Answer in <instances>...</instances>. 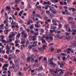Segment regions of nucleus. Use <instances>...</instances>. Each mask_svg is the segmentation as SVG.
<instances>
[{"label": "nucleus", "mask_w": 76, "mask_h": 76, "mask_svg": "<svg viewBox=\"0 0 76 76\" xmlns=\"http://www.w3.org/2000/svg\"><path fill=\"white\" fill-rule=\"evenodd\" d=\"M16 69H15L14 70V72H16L19 69V64H18L17 65H16Z\"/></svg>", "instance_id": "f257e3e1"}, {"label": "nucleus", "mask_w": 76, "mask_h": 76, "mask_svg": "<svg viewBox=\"0 0 76 76\" xmlns=\"http://www.w3.org/2000/svg\"><path fill=\"white\" fill-rule=\"evenodd\" d=\"M34 16H36V17H38V18H40V19H42V17H41V15L39 14H36L35 15H34Z\"/></svg>", "instance_id": "f03ea898"}, {"label": "nucleus", "mask_w": 76, "mask_h": 76, "mask_svg": "<svg viewBox=\"0 0 76 76\" xmlns=\"http://www.w3.org/2000/svg\"><path fill=\"white\" fill-rule=\"evenodd\" d=\"M65 27L66 28V29H68V32H70L71 31V29H70V27H69L67 25H65Z\"/></svg>", "instance_id": "7ed1b4c3"}, {"label": "nucleus", "mask_w": 76, "mask_h": 76, "mask_svg": "<svg viewBox=\"0 0 76 76\" xmlns=\"http://www.w3.org/2000/svg\"><path fill=\"white\" fill-rule=\"evenodd\" d=\"M60 72V69H56V71H53V73H54L56 74H57L58 72Z\"/></svg>", "instance_id": "20e7f679"}, {"label": "nucleus", "mask_w": 76, "mask_h": 76, "mask_svg": "<svg viewBox=\"0 0 76 76\" xmlns=\"http://www.w3.org/2000/svg\"><path fill=\"white\" fill-rule=\"evenodd\" d=\"M21 44H25V42H26V40L24 39H21Z\"/></svg>", "instance_id": "39448f33"}, {"label": "nucleus", "mask_w": 76, "mask_h": 76, "mask_svg": "<svg viewBox=\"0 0 76 76\" xmlns=\"http://www.w3.org/2000/svg\"><path fill=\"white\" fill-rule=\"evenodd\" d=\"M11 57H12V58L13 59H15L16 58V56L15 55H11Z\"/></svg>", "instance_id": "423d86ee"}, {"label": "nucleus", "mask_w": 76, "mask_h": 76, "mask_svg": "<svg viewBox=\"0 0 76 76\" xmlns=\"http://www.w3.org/2000/svg\"><path fill=\"white\" fill-rule=\"evenodd\" d=\"M22 38H26L27 37V34L26 33H25L24 34L22 35Z\"/></svg>", "instance_id": "0eeeda50"}, {"label": "nucleus", "mask_w": 76, "mask_h": 76, "mask_svg": "<svg viewBox=\"0 0 76 76\" xmlns=\"http://www.w3.org/2000/svg\"><path fill=\"white\" fill-rule=\"evenodd\" d=\"M50 28L51 29H56L57 27L55 26H51L50 27Z\"/></svg>", "instance_id": "6e6552de"}, {"label": "nucleus", "mask_w": 76, "mask_h": 76, "mask_svg": "<svg viewBox=\"0 0 76 76\" xmlns=\"http://www.w3.org/2000/svg\"><path fill=\"white\" fill-rule=\"evenodd\" d=\"M48 16L50 18H54V15L53 14H50L48 15Z\"/></svg>", "instance_id": "1a4fd4ad"}, {"label": "nucleus", "mask_w": 76, "mask_h": 76, "mask_svg": "<svg viewBox=\"0 0 76 76\" xmlns=\"http://www.w3.org/2000/svg\"><path fill=\"white\" fill-rule=\"evenodd\" d=\"M39 50L41 53H43V51H44V49L43 48H38Z\"/></svg>", "instance_id": "9d476101"}, {"label": "nucleus", "mask_w": 76, "mask_h": 76, "mask_svg": "<svg viewBox=\"0 0 76 76\" xmlns=\"http://www.w3.org/2000/svg\"><path fill=\"white\" fill-rule=\"evenodd\" d=\"M30 60H31V57H28L27 60V63H29V62L31 61Z\"/></svg>", "instance_id": "9b49d317"}, {"label": "nucleus", "mask_w": 76, "mask_h": 76, "mask_svg": "<svg viewBox=\"0 0 76 76\" xmlns=\"http://www.w3.org/2000/svg\"><path fill=\"white\" fill-rule=\"evenodd\" d=\"M73 18L72 17H69L68 18V20H73Z\"/></svg>", "instance_id": "f8f14e48"}, {"label": "nucleus", "mask_w": 76, "mask_h": 76, "mask_svg": "<svg viewBox=\"0 0 76 76\" xmlns=\"http://www.w3.org/2000/svg\"><path fill=\"white\" fill-rule=\"evenodd\" d=\"M9 32V30L7 29H6L4 31V33L5 34H8V32Z\"/></svg>", "instance_id": "ddd939ff"}, {"label": "nucleus", "mask_w": 76, "mask_h": 76, "mask_svg": "<svg viewBox=\"0 0 76 76\" xmlns=\"http://www.w3.org/2000/svg\"><path fill=\"white\" fill-rule=\"evenodd\" d=\"M6 50H10V49L9 47V45L7 44L6 47Z\"/></svg>", "instance_id": "4468645a"}, {"label": "nucleus", "mask_w": 76, "mask_h": 76, "mask_svg": "<svg viewBox=\"0 0 76 76\" xmlns=\"http://www.w3.org/2000/svg\"><path fill=\"white\" fill-rule=\"evenodd\" d=\"M57 36L59 39H61V38H62V37L60 36V35L58 34L57 35Z\"/></svg>", "instance_id": "2eb2a0df"}, {"label": "nucleus", "mask_w": 76, "mask_h": 76, "mask_svg": "<svg viewBox=\"0 0 76 76\" xmlns=\"http://www.w3.org/2000/svg\"><path fill=\"white\" fill-rule=\"evenodd\" d=\"M34 24H32L31 26L30 27V29H32L33 28H34Z\"/></svg>", "instance_id": "dca6fc26"}, {"label": "nucleus", "mask_w": 76, "mask_h": 76, "mask_svg": "<svg viewBox=\"0 0 76 76\" xmlns=\"http://www.w3.org/2000/svg\"><path fill=\"white\" fill-rule=\"evenodd\" d=\"M34 17H36V16H34V15H31V18L33 19V20H35V18H34Z\"/></svg>", "instance_id": "f3484780"}, {"label": "nucleus", "mask_w": 76, "mask_h": 76, "mask_svg": "<svg viewBox=\"0 0 76 76\" xmlns=\"http://www.w3.org/2000/svg\"><path fill=\"white\" fill-rule=\"evenodd\" d=\"M33 39H32V41H35L36 39V36H33Z\"/></svg>", "instance_id": "a211bd4d"}, {"label": "nucleus", "mask_w": 76, "mask_h": 76, "mask_svg": "<svg viewBox=\"0 0 76 76\" xmlns=\"http://www.w3.org/2000/svg\"><path fill=\"white\" fill-rule=\"evenodd\" d=\"M18 22L20 23H22V20L20 19H19L18 20Z\"/></svg>", "instance_id": "6ab92c4d"}, {"label": "nucleus", "mask_w": 76, "mask_h": 76, "mask_svg": "<svg viewBox=\"0 0 76 76\" xmlns=\"http://www.w3.org/2000/svg\"><path fill=\"white\" fill-rule=\"evenodd\" d=\"M46 13L47 14H48V15L50 14V12L49 10H47L46 11Z\"/></svg>", "instance_id": "aec40b11"}, {"label": "nucleus", "mask_w": 76, "mask_h": 76, "mask_svg": "<svg viewBox=\"0 0 76 76\" xmlns=\"http://www.w3.org/2000/svg\"><path fill=\"white\" fill-rule=\"evenodd\" d=\"M7 10H10V6H7L6 7Z\"/></svg>", "instance_id": "412c9836"}, {"label": "nucleus", "mask_w": 76, "mask_h": 76, "mask_svg": "<svg viewBox=\"0 0 76 76\" xmlns=\"http://www.w3.org/2000/svg\"><path fill=\"white\" fill-rule=\"evenodd\" d=\"M15 3H19V0H15Z\"/></svg>", "instance_id": "4be33fe9"}, {"label": "nucleus", "mask_w": 76, "mask_h": 76, "mask_svg": "<svg viewBox=\"0 0 76 76\" xmlns=\"http://www.w3.org/2000/svg\"><path fill=\"white\" fill-rule=\"evenodd\" d=\"M63 66H64V64L63 63L61 64H60V67L62 68V67H63Z\"/></svg>", "instance_id": "5701e85b"}, {"label": "nucleus", "mask_w": 76, "mask_h": 76, "mask_svg": "<svg viewBox=\"0 0 76 76\" xmlns=\"http://www.w3.org/2000/svg\"><path fill=\"white\" fill-rule=\"evenodd\" d=\"M44 19L45 20V21H47V19H48V17H47L45 16L44 17Z\"/></svg>", "instance_id": "b1692460"}, {"label": "nucleus", "mask_w": 76, "mask_h": 76, "mask_svg": "<svg viewBox=\"0 0 76 76\" xmlns=\"http://www.w3.org/2000/svg\"><path fill=\"white\" fill-rule=\"evenodd\" d=\"M10 49H7V51L6 52V53L7 54H9V50H10Z\"/></svg>", "instance_id": "393cba45"}, {"label": "nucleus", "mask_w": 76, "mask_h": 76, "mask_svg": "<svg viewBox=\"0 0 76 76\" xmlns=\"http://www.w3.org/2000/svg\"><path fill=\"white\" fill-rule=\"evenodd\" d=\"M47 4H48V5H51V3L50 1H48L47 2Z\"/></svg>", "instance_id": "a878e982"}, {"label": "nucleus", "mask_w": 76, "mask_h": 76, "mask_svg": "<svg viewBox=\"0 0 76 76\" xmlns=\"http://www.w3.org/2000/svg\"><path fill=\"white\" fill-rule=\"evenodd\" d=\"M21 57L22 58H25V55L23 54V55H21Z\"/></svg>", "instance_id": "bb28decb"}, {"label": "nucleus", "mask_w": 76, "mask_h": 76, "mask_svg": "<svg viewBox=\"0 0 76 76\" xmlns=\"http://www.w3.org/2000/svg\"><path fill=\"white\" fill-rule=\"evenodd\" d=\"M39 69L40 70H41H41H43L42 69V66H40L39 67Z\"/></svg>", "instance_id": "cd10ccee"}, {"label": "nucleus", "mask_w": 76, "mask_h": 76, "mask_svg": "<svg viewBox=\"0 0 76 76\" xmlns=\"http://www.w3.org/2000/svg\"><path fill=\"white\" fill-rule=\"evenodd\" d=\"M53 23H55V22H57V21L56 20H54V19H53L52 20Z\"/></svg>", "instance_id": "c85d7f7f"}, {"label": "nucleus", "mask_w": 76, "mask_h": 76, "mask_svg": "<svg viewBox=\"0 0 76 76\" xmlns=\"http://www.w3.org/2000/svg\"><path fill=\"white\" fill-rule=\"evenodd\" d=\"M28 22H31V23H33V22L32 21V20L31 19H28Z\"/></svg>", "instance_id": "c756f323"}, {"label": "nucleus", "mask_w": 76, "mask_h": 76, "mask_svg": "<svg viewBox=\"0 0 76 76\" xmlns=\"http://www.w3.org/2000/svg\"><path fill=\"white\" fill-rule=\"evenodd\" d=\"M71 32H75L76 33V30L75 29L74 30H72L71 31Z\"/></svg>", "instance_id": "7c9ffc66"}, {"label": "nucleus", "mask_w": 76, "mask_h": 76, "mask_svg": "<svg viewBox=\"0 0 76 76\" xmlns=\"http://www.w3.org/2000/svg\"><path fill=\"white\" fill-rule=\"evenodd\" d=\"M1 38V39L2 40H3V39L4 38V36L1 35L0 36Z\"/></svg>", "instance_id": "2f4dec72"}, {"label": "nucleus", "mask_w": 76, "mask_h": 76, "mask_svg": "<svg viewBox=\"0 0 76 76\" xmlns=\"http://www.w3.org/2000/svg\"><path fill=\"white\" fill-rule=\"evenodd\" d=\"M65 39H70V36H68L66 37L65 38Z\"/></svg>", "instance_id": "473e14b6"}, {"label": "nucleus", "mask_w": 76, "mask_h": 76, "mask_svg": "<svg viewBox=\"0 0 76 76\" xmlns=\"http://www.w3.org/2000/svg\"><path fill=\"white\" fill-rule=\"evenodd\" d=\"M40 31L42 33H44V30L42 28H41V29H40Z\"/></svg>", "instance_id": "72a5a7b5"}, {"label": "nucleus", "mask_w": 76, "mask_h": 76, "mask_svg": "<svg viewBox=\"0 0 76 76\" xmlns=\"http://www.w3.org/2000/svg\"><path fill=\"white\" fill-rule=\"evenodd\" d=\"M49 39H50L51 41L53 40V37H49Z\"/></svg>", "instance_id": "f704fd0d"}, {"label": "nucleus", "mask_w": 76, "mask_h": 76, "mask_svg": "<svg viewBox=\"0 0 76 76\" xmlns=\"http://www.w3.org/2000/svg\"><path fill=\"white\" fill-rule=\"evenodd\" d=\"M20 34L19 33L16 36V37L17 38H19V37H20Z\"/></svg>", "instance_id": "c9c22d12"}, {"label": "nucleus", "mask_w": 76, "mask_h": 76, "mask_svg": "<svg viewBox=\"0 0 76 76\" xmlns=\"http://www.w3.org/2000/svg\"><path fill=\"white\" fill-rule=\"evenodd\" d=\"M65 34L66 36H68V35H70V33L67 32L65 33Z\"/></svg>", "instance_id": "e433bc0d"}, {"label": "nucleus", "mask_w": 76, "mask_h": 76, "mask_svg": "<svg viewBox=\"0 0 76 76\" xmlns=\"http://www.w3.org/2000/svg\"><path fill=\"white\" fill-rule=\"evenodd\" d=\"M1 41L3 43H5V42H6V40H1Z\"/></svg>", "instance_id": "4c0bfd02"}, {"label": "nucleus", "mask_w": 76, "mask_h": 76, "mask_svg": "<svg viewBox=\"0 0 76 76\" xmlns=\"http://www.w3.org/2000/svg\"><path fill=\"white\" fill-rule=\"evenodd\" d=\"M76 23L73 21H71V25H75Z\"/></svg>", "instance_id": "58836bf2"}, {"label": "nucleus", "mask_w": 76, "mask_h": 76, "mask_svg": "<svg viewBox=\"0 0 76 76\" xmlns=\"http://www.w3.org/2000/svg\"><path fill=\"white\" fill-rule=\"evenodd\" d=\"M11 16L12 17L13 19H15V16L13 14H11Z\"/></svg>", "instance_id": "ea45409f"}, {"label": "nucleus", "mask_w": 76, "mask_h": 76, "mask_svg": "<svg viewBox=\"0 0 76 76\" xmlns=\"http://www.w3.org/2000/svg\"><path fill=\"white\" fill-rule=\"evenodd\" d=\"M25 31H23L22 32H21V34L22 35H24V34H25Z\"/></svg>", "instance_id": "a19ab883"}, {"label": "nucleus", "mask_w": 76, "mask_h": 76, "mask_svg": "<svg viewBox=\"0 0 76 76\" xmlns=\"http://www.w3.org/2000/svg\"><path fill=\"white\" fill-rule=\"evenodd\" d=\"M72 12H75L76 11V9L74 8H72Z\"/></svg>", "instance_id": "79ce46f5"}, {"label": "nucleus", "mask_w": 76, "mask_h": 76, "mask_svg": "<svg viewBox=\"0 0 76 76\" xmlns=\"http://www.w3.org/2000/svg\"><path fill=\"white\" fill-rule=\"evenodd\" d=\"M4 66H5V67H7L9 66V64H5L4 65Z\"/></svg>", "instance_id": "37998d69"}, {"label": "nucleus", "mask_w": 76, "mask_h": 76, "mask_svg": "<svg viewBox=\"0 0 76 76\" xmlns=\"http://www.w3.org/2000/svg\"><path fill=\"white\" fill-rule=\"evenodd\" d=\"M9 70H12V66H10L9 68Z\"/></svg>", "instance_id": "c03bdc74"}, {"label": "nucleus", "mask_w": 76, "mask_h": 76, "mask_svg": "<svg viewBox=\"0 0 76 76\" xmlns=\"http://www.w3.org/2000/svg\"><path fill=\"white\" fill-rule=\"evenodd\" d=\"M35 27H36V28H38L39 27V26L37 24H34Z\"/></svg>", "instance_id": "a18cd8bd"}, {"label": "nucleus", "mask_w": 76, "mask_h": 76, "mask_svg": "<svg viewBox=\"0 0 76 76\" xmlns=\"http://www.w3.org/2000/svg\"><path fill=\"white\" fill-rule=\"evenodd\" d=\"M26 31L27 32H30V30L29 29H27V28H26Z\"/></svg>", "instance_id": "49530a36"}, {"label": "nucleus", "mask_w": 76, "mask_h": 76, "mask_svg": "<svg viewBox=\"0 0 76 76\" xmlns=\"http://www.w3.org/2000/svg\"><path fill=\"white\" fill-rule=\"evenodd\" d=\"M12 67L13 69H15V64H12Z\"/></svg>", "instance_id": "de8ad7c7"}, {"label": "nucleus", "mask_w": 76, "mask_h": 76, "mask_svg": "<svg viewBox=\"0 0 76 76\" xmlns=\"http://www.w3.org/2000/svg\"><path fill=\"white\" fill-rule=\"evenodd\" d=\"M16 53H19L20 52V50L18 49L16 50L15 51Z\"/></svg>", "instance_id": "09e8293b"}, {"label": "nucleus", "mask_w": 76, "mask_h": 76, "mask_svg": "<svg viewBox=\"0 0 76 76\" xmlns=\"http://www.w3.org/2000/svg\"><path fill=\"white\" fill-rule=\"evenodd\" d=\"M45 41L44 39L42 41V43H44V44H45Z\"/></svg>", "instance_id": "8fccbe9b"}, {"label": "nucleus", "mask_w": 76, "mask_h": 76, "mask_svg": "<svg viewBox=\"0 0 76 76\" xmlns=\"http://www.w3.org/2000/svg\"><path fill=\"white\" fill-rule=\"evenodd\" d=\"M66 15H70V12H67L66 13Z\"/></svg>", "instance_id": "3c124183"}, {"label": "nucleus", "mask_w": 76, "mask_h": 76, "mask_svg": "<svg viewBox=\"0 0 76 76\" xmlns=\"http://www.w3.org/2000/svg\"><path fill=\"white\" fill-rule=\"evenodd\" d=\"M38 76H43L40 73H39L38 74Z\"/></svg>", "instance_id": "603ef678"}, {"label": "nucleus", "mask_w": 76, "mask_h": 76, "mask_svg": "<svg viewBox=\"0 0 76 76\" xmlns=\"http://www.w3.org/2000/svg\"><path fill=\"white\" fill-rule=\"evenodd\" d=\"M29 44V40H27L26 42V44Z\"/></svg>", "instance_id": "864d4df0"}, {"label": "nucleus", "mask_w": 76, "mask_h": 76, "mask_svg": "<svg viewBox=\"0 0 76 76\" xmlns=\"http://www.w3.org/2000/svg\"><path fill=\"white\" fill-rule=\"evenodd\" d=\"M16 9L17 11H19V10H20V8L19 7L17 8Z\"/></svg>", "instance_id": "5fc2aeb1"}, {"label": "nucleus", "mask_w": 76, "mask_h": 76, "mask_svg": "<svg viewBox=\"0 0 76 76\" xmlns=\"http://www.w3.org/2000/svg\"><path fill=\"white\" fill-rule=\"evenodd\" d=\"M31 61L32 62H34V58H31Z\"/></svg>", "instance_id": "6e6d98bb"}, {"label": "nucleus", "mask_w": 76, "mask_h": 76, "mask_svg": "<svg viewBox=\"0 0 76 76\" xmlns=\"http://www.w3.org/2000/svg\"><path fill=\"white\" fill-rule=\"evenodd\" d=\"M52 13L53 14H56V12L55 11H52Z\"/></svg>", "instance_id": "4d7b16f0"}, {"label": "nucleus", "mask_w": 76, "mask_h": 76, "mask_svg": "<svg viewBox=\"0 0 76 76\" xmlns=\"http://www.w3.org/2000/svg\"><path fill=\"white\" fill-rule=\"evenodd\" d=\"M15 45V47H18V46H19V44L16 43Z\"/></svg>", "instance_id": "13d9d810"}, {"label": "nucleus", "mask_w": 76, "mask_h": 76, "mask_svg": "<svg viewBox=\"0 0 76 76\" xmlns=\"http://www.w3.org/2000/svg\"><path fill=\"white\" fill-rule=\"evenodd\" d=\"M53 25L55 26H57V23H53Z\"/></svg>", "instance_id": "bf43d9fd"}, {"label": "nucleus", "mask_w": 76, "mask_h": 76, "mask_svg": "<svg viewBox=\"0 0 76 76\" xmlns=\"http://www.w3.org/2000/svg\"><path fill=\"white\" fill-rule=\"evenodd\" d=\"M53 61V58H51L50 59V60L49 61L50 62H52Z\"/></svg>", "instance_id": "052dcab7"}, {"label": "nucleus", "mask_w": 76, "mask_h": 76, "mask_svg": "<svg viewBox=\"0 0 76 76\" xmlns=\"http://www.w3.org/2000/svg\"><path fill=\"white\" fill-rule=\"evenodd\" d=\"M47 22H51V20H50V19H48L47 20Z\"/></svg>", "instance_id": "680f3d73"}, {"label": "nucleus", "mask_w": 76, "mask_h": 76, "mask_svg": "<svg viewBox=\"0 0 76 76\" xmlns=\"http://www.w3.org/2000/svg\"><path fill=\"white\" fill-rule=\"evenodd\" d=\"M46 46H47V45H44L42 47V48H43V49H45V48L46 47Z\"/></svg>", "instance_id": "e2e57ef3"}, {"label": "nucleus", "mask_w": 76, "mask_h": 76, "mask_svg": "<svg viewBox=\"0 0 76 76\" xmlns=\"http://www.w3.org/2000/svg\"><path fill=\"white\" fill-rule=\"evenodd\" d=\"M50 64L51 65H53V64H54V62H53V61L50 62Z\"/></svg>", "instance_id": "0e129e2a"}, {"label": "nucleus", "mask_w": 76, "mask_h": 76, "mask_svg": "<svg viewBox=\"0 0 76 76\" xmlns=\"http://www.w3.org/2000/svg\"><path fill=\"white\" fill-rule=\"evenodd\" d=\"M72 34L73 35H76V33L72 32Z\"/></svg>", "instance_id": "69168bd1"}, {"label": "nucleus", "mask_w": 76, "mask_h": 76, "mask_svg": "<svg viewBox=\"0 0 76 76\" xmlns=\"http://www.w3.org/2000/svg\"><path fill=\"white\" fill-rule=\"evenodd\" d=\"M57 76H61V74L60 73H59V74H58L57 75Z\"/></svg>", "instance_id": "338daca9"}, {"label": "nucleus", "mask_w": 76, "mask_h": 76, "mask_svg": "<svg viewBox=\"0 0 76 76\" xmlns=\"http://www.w3.org/2000/svg\"><path fill=\"white\" fill-rule=\"evenodd\" d=\"M28 8H31V5H30V4H28Z\"/></svg>", "instance_id": "774afa93"}]
</instances>
